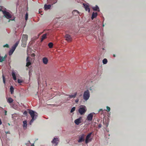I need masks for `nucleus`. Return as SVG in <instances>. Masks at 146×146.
Returning a JSON list of instances; mask_svg holds the SVG:
<instances>
[{
	"instance_id": "23",
	"label": "nucleus",
	"mask_w": 146,
	"mask_h": 146,
	"mask_svg": "<svg viewBox=\"0 0 146 146\" xmlns=\"http://www.w3.org/2000/svg\"><path fill=\"white\" fill-rule=\"evenodd\" d=\"M14 88L12 86H11L10 88V91L11 93L12 94L14 92Z\"/></svg>"
},
{
	"instance_id": "32",
	"label": "nucleus",
	"mask_w": 146,
	"mask_h": 146,
	"mask_svg": "<svg viewBox=\"0 0 146 146\" xmlns=\"http://www.w3.org/2000/svg\"><path fill=\"white\" fill-rule=\"evenodd\" d=\"M28 15L27 13L25 15V20H27L28 19Z\"/></svg>"
},
{
	"instance_id": "35",
	"label": "nucleus",
	"mask_w": 146,
	"mask_h": 146,
	"mask_svg": "<svg viewBox=\"0 0 146 146\" xmlns=\"http://www.w3.org/2000/svg\"><path fill=\"white\" fill-rule=\"evenodd\" d=\"M25 43L23 42V43L22 42V44H21L22 46H23V47H25L26 46V42H25V46H24L25 45Z\"/></svg>"
},
{
	"instance_id": "2",
	"label": "nucleus",
	"mask_w": 146,
	"mask_h": 146,
	"mask_svg": "<svg viewBox=\"0 0 146 146\" xmlns=\"http://www.w3.org/2000/svg\"><path fill=\"white\" fill-rule=\"evenodd\" d=\"M90 96V92L88 90L85 91L83 94V98L85 100H87L89 98Z\"/></svg>"
},
{
	"instance_id": "14",
	"label": "nucleus",
	"mask_w": 146,
	"mask_h": 146,
	"mask_svg": "<svg viewBox=\"0 0 146 146\" xmlns=\"http://www.w3.org/2000/svg\"><path fill=\"white\" fill-rule=\"evenodd\" d=\"M51 6L50 5H47L45 4L44 5V9L45 10L49 9H50Z\"/></svg>"
},
{
	"instance_id": "29",
	"label": "nucleus",
	"mask_w": 146,
	"mask_h": 146,
	"mask_svg": "<svg viewBox=\"0 0 146 146\" xmlns=\"http://www.w3.org/2000/svg\"><path fill=\"white\" fill-rule=\"evenodd\" d=\"M31 59V58L30 57H29L28 56L27 57V59H26V62H31L30 60V59Z\"/></svg>"
},
{
	"instance_id": "45",
	"label": "nucleus",
	"mask_w": 146,
	"mask_h": 146,
	"mask_svg": "<svg viewBox=\"0 0 146 146\" xmlns=\"http://www.w3.org/2000/svg\"><path fill=\"white\" fill-rule=\"evenodd\" d=\"M93 87H91L90 88V90H93Z\"/></svg>"
},
{
	"instance_id": "48",
	"label": "nucleus",
	"mask_w": 146,
	"mask_h": 146,
	"mask_svg": "<svg viewBox=\"0 0 146 146\" xmlns=\"http://www.w3.org/2000/svg\"><path fill=\"white\" fill-rule=\"evenodd\" d=\"M19 43V42H17L15 43H16L18 45Z\"/></svg>"
},
{
	"instance_id": "19",
	"label": "nucleus",
	"mask_w": 146,
	"mask_h": 146,
	"mask_svg": "<svg viewBox=\"0 0 146 146\" xmlns=\"http://www.w3.org/2000/svg\"><path fill=\"white\" fill-rule=\"evenodd\" d=\"M23 127L25 129H26L27 128V122L26 121H23Z\"/></svg>"
},
{
	"instance_id": "50",
	"label": "nucleus",
	"mask_w": 146,
	"mask_h": 146,
	"mask_svg": "<svg viewBox=\"0 0 146 146\" xmlns=\"http://www.w3.org/2000/svg\"><path fill=\"white\" fill-rule=\"evenodd\" d=\"M99 111H103V110L102 109H100L99 110Z\"/></svg>"
},
{
	"instance_id": "43",
	"label": "nucleus",
	"mask_w": 146,
	"mask_h": 146,
	"mask_svg": "<svg viewBox=\"0 0 146 146\" xmlns=\"http://www.w3.org/2000/svg\"><path fill=\"white\" fill-rule=\"evenodd\" d=\"M79 101V100L78 99H76V100H75V102H76V103H77L78 101Z\"/></svg>"
},
{
	"instance_id": "27",
	"label": "nucleus",
	"mask_w": 146,
	"mask_h": 146,
	"mask_svg": "<svg viewBox=\"0 0 146 146\" xmlns=\"http://www.w3.org/2000/svg\"><path fill=\"white\" fill-rule=\"evenodd\" d=\"M108 61L106 59L104 58L103 60V63L104 64H106L107 62Z\"/></svg>"
},
{
	"instance_id": "22",
	"label": "nucleus",
	"mask_w": 146,
	"mask_h": 146,
	"mask_svg": "<svg viewBox=\"0 0 146 146\" xmlns=\"http://www.w3.org/2000/svg\"><path fill=\"white\" fill-rule=\"evenodd\" d=\"M12 75L14 80H17V78L15 73L13 72L12 73Z\"/></svg>"
},
{
	"instance_id": "24",
	"label": "nucleus",
	"mask_w": 146,
	"mask_h": 146,
	"mask_svg": "<svg viewBox=\"0 0 146 146\" xmlns=\"http://www.w3.org/2000/svg\"><path fill=\"white\" fill-rule=\"evenodd\" d=\"M57 1V0H51L50 3L51 4L53 5L56 3Z\"/></svg>"
},
{
	"instance_id": "13",
	"label": "nucleus",
	"mask_w": 146,
	"mask_h": 146,
	"mask_svg": "<svg viewBox=\"0 0 146 146\" xmlns=\"http://www.w3.org/2000/svg\"><path fill=\"white\" fill-rule=\"evenodd\" d=\"M58 139L57 138H54L53 141H52V143L55 144V145H57L58 143Z\"/></svg>"
},
{
	"instance_id": "17",
	"label": "nucleus",
	"mask_w": 146,
	"mask_h": 146,
	"mask_svg": "<svg viewBox=\"0 0 146 146\" xmlns=\"http://www.w3.org/2000/svg\"><path fill=\"white\" fill-rule=\"evenodd\" d=\"M77 94V92H76L74 93V94L69 95V98H74L76 97Z\"/></svg>"
},
{
	"instance_id": "8",
	"label": "nucleus",
	"mask_w": 146,
	"mask_h": 146,
	"mask_svg": "<svg viewBox=\"0 0 146 146\" xmlns=\"http://www.w3.org/2000/svg\"><path fill=\"white\" fill-rule=\"evenodd\" d=\"M93 113H91L89 114L88 116L87 117V119L89 121H91L92 120L93 115Z\"/></svg>"
},
{
	"instance_id": "36",
	"label": "nucleus",
	"mask_w": 146,
	"mask_h": 146,
	"mask_svg": "<svg viewBox=\"0 0 146 146\" xmlns=\"http://www.w3.org/2000/svg\"><path fill=\"white\" fill-rule=\"evenodd\" d=\"M18 82L19 83H21L23 81L19 79H18L17 80Z\"/></svg>"
},
{
	"instance_id": "15",
	"label": "nucleus",
	"mask_w": 146,
	"mask_h": 146,
	"mask_svg": "<svg viewBox=\"0 0 146 146\" xmlns=\"http://www.w3.org/2000/svg\"><path fill=\"white\" fill-rule=\"evenodd\" d=\"M72 13L73 15H77L78 14H79V12L77 10H74L72 12Z\"/></svg>"
},
{
	"instance_id": "40",
	"label": "nucleus",
	"mask_w": 146,
	"mask_h": 146,
	"mask_svg": "<svg viewBox=\"0 0 146 146\" xmlns=\"http://www.w3.org/2000/svg\"><path fill=\"white\" fill-rule=\"evenodd\" d=\"M17 45L15 43V45H14L13 46L14 47L16 48V47H17Z\"/></svg>"
},
{
	"instance_id": "46",
	"label": "nucleus",
	"mask_w": 146,
	"mask_h": 146,
	"mask_svg": "<svg viewBox=\"0 0 146 146\" xmlns=\"http://www.w3.org/2000/svg\"><path fill=\"white\" fill-rule=\"evenodd\" d=\"M1 124H2V121H1V119H0V125H1Z\"/></svg>"
},
{
	"instance_id": "38",
	"label": "nucleus",
	"mask_w": 146,
	"mask_h": 146,
	"mask_svg": "<svg viewBox=\"0 0 146 146\" xmlns=\"http://www.w3.org/2000/svg\"><path fill=\"white\" fill-rule=\"evenodd\" d=\"M9 46V45L7 44H6L5 45L3 46V47H8Z\"/></svg>"
},
{
	"instance_id": "39",
	"label": "nucleus",
	"mask_w": 146,
	"mask_h": 146,
	"mask_svg": "<svg viewBox=\"0 0 146 146\" xmlns=\"http://www.w3.org/2000/svg\"><path fill=\"white\" fill-rule=\"evenodd\" d=\"M102 126V125L101 124H99L98 125V127L99 128H101Z\"/></svg>"
},
{
	"instance_id": "4",
	"label": "nucleus",
	"mask_w": 146,
	"mask_h": 146,
	"mask_svg": "<svg viewBox=\"0 0 146 146\" xmlns=\"http://www.w3.org/2000/svg\"><path fill=\"white\" fill-rule=\"evenodd\" d=\"M1 11L3 12L4 15V16L5 17L7 18V19H9L11 18V15L9 13V12L5 10H1Z\"/></svg>"
},
{
	"instance_id": "7",
	"label": "nucleus",
	"mask_w": 146,
	"mask_h": 146,
	"mask_svg": "<svg viewBox=\"0 0 146 146\" xmlns=\"http://www.w3.org/2000/svg\"><path fill=\"white\" fill-rule=\"evenodd\" d=\"M92 134V133H90L87 135L85 140V142L86 143H87L89 141H91L90 139H89L90 137Z\"/></svg>"
},
{
	"instance_id": "6",
	"label": "nucleus",
	"mask_w": 146,
	"mask_h": 146,
	"mask_svg": "<svg viewBox=\"0 0 146 146\" xmlns=\"http://www.w3.org/2000/svg\"><path fill=\"white\" fill-rule=\"evenodd\" d=\"M65 37L66 40L68 42H70L72 41V39L71 36L68 34H66Z\"/></svg>"
},
{
	"instance_id": "31",
	"label": "nucleus",
	"mask_w": 146,
	"mask_h": 146,
	"mask_svg": "<svg viewBox=\"0 0 146 146\" xmlns=\"http://www.w3.org/2000/svg\"><path fill=\"white\" fill-rule=\"evenodd\" d=\"M3 82L5 84V78L4 75H3Z\"/></svg>"
},
{
	"instance_id": "51",
	"label": "nucleus",
	"mask_w": 146,
	"mask_h": 146,
	"mask_svg": "<svg viewBox=\"0 0 146 146\" xmlns=\"http://www.w3.org/2000/svg\"><path fill=\"white\" fill-rule=\"evenodd\" d=\"M31 146H34V144H33L31 145Z\"/></svg>"
},
{
	"instance_id": "52",
	"label": "nucleus",
	"mask_w": 146,
	"mask_h": 146,
	"mask_svg": "<svg viewBox=\"0 0 146 146\" xmlns=\"http://www.w3.org/2000/svg\"><path fill=\"white\" fill-rule=\"evenodd\" d=\"M113 56H114V57H115V54H114V55H113Z\"/></svg>"
},
{
	"instance_id": "25",
	"label": "nucleus",
	"mask_w": 146,
	"mask_h": 146,
	"mask_svg": "<svg viewBox=\"0 0 146 146\" xmlns=\"http://www.w3.org/2000/svg\"><path fill=\"white\" fill-rule=\"evenodd\" d=\"M5 59L4 57H3L2 56H0V62H2Z\"/></svg>"
},
{
	"instance_id": "49",
	"label": "nucleus",
	"mask_w": 146,
	"mask_h": 146,
	"mask_svg": "<svg viewBox=\"0 0 146 146\" xmlns=\"http://www.w3.org/2000/svg\"><path fill=\"white\" fill-rule=\"evenodd\" d=\"M19 43V42H17L15 43H16L18 45Z\"/></svg>"
},
{
	"instance_id": "20",
	"label": "nucleus",
	"mask_w": 146,
	"mask_h": 146,
	"mask_svg": "<svg viewBox=\"0 0 146 146\" xmlns=\"http://www.w3.org/2000/svg\"><path fill=\"white\" fill-rule=\"evenodd\" d=\"M92 9L94 11H100L99 8L97 5H96L95 7H93Z\"/></svg>"
},
{
	"instance_id": "33",
	"label": "nucleus",
	"mask_w": 146,
	"mask_h": 146,
	"mask_svg": "<svg viewBox=\"0 0 146 146\" xmlns=\"http://www.w3.org/2000/svg\"><path fill=\"white\" fill-rule=\"evenodd\" d=\"M13 52L12 51H11V50H10L9 52V55H11L13 54Z\"/></svg>"
},
{
	"instance_id": "34",
	"label": "nucleus",
	"mask_w": 146,
	"mask_h": 146,
	"mask_svg": "<svg viewBox=\"0 0 146 146\" xmlns=\"http://www.w3.org/2000/svg\"><path fill=\"white\" fill-rule=\"evenodd\" d=\"M16 48L13 47V46L12 47L11 49V51H12L13 52L15 51Z\"/></svg>"
},
{
	"instance_id": "37",
	"label": "nucleus",
	"mask_w": 146,
	"mask_h": 146,
	"mask_svg": "<svg viewBox=\"0 0 146 146\" xmlns=\"http://www.w3.org/2000/svg\"><path fill=\"white\" fill-rule=\"evenodd\" d=\"M106 108H107V111H110V108L109 107L107 106L106 107Z\"/></svg>"
},
{
	"instance_id": "21",
	"label": "nucleus",
	"mask_w": 146,
	"mask_h": 146,
	"mask_svg": "<svg viewBox=\"0 0 146 146\" xmlns=\"http://www.w3.org/2000/svg\"><path fill=\"white\" fill-rule=\"evenodd\" d=\"M46 34H43L42 36L41 40V42H42L43 40L46 38Z\"/></svg>"
},
{
	"instance_id": "54",
	"label": "nucleus",
	"mask_w": 146,
	"mask_h": 146,
	"mask_svg": "<svg viewBox=\"0 0 146 146\" xmlns=\"http://www.w3.org/2000/svg\"><path fill=\"white\" fill-rule=\"evenodd\" d=\"M103 26L104 27V25H103Z\"/></svg>"
},
{
	"instance_id": "16",
	"label": "nucleus",
	"mask_w": 146,
	"mask_h": 146,
	"mask_svg": "<svg viewBox=\"0 0 146 146\" xmlns=\"http://www.w3.org/2000/svg\"><path fill=\"white\" fill-rule=\"evenodd\" d=\"M98 14L97 13H94L93 12L92 14V15L91 17L92 20H93L94 18L96 17L97 15Z\"/></svg>"
},
{
	"instance_id": "18",
	"label": "nucleus",
	"mask_w": 146,
	"mask_h": 146,
	"mask_svg": "<svg viewBox=\"0 0 146 146\" xmlns=\"http://www.w3.org/2000/svg\"><path fill=\"white\" fill-rule=\"evenodd\" d=\"M7 101L9 103H12L13 101V99L11 97L7 99Z\"/></svg>"
},
{
	"instance_id": "44",
	"label": "nucleus",
	"mask_w": 146,
	"mask_h": 146,
	"mask_svg": "<svg viewBox=\"0 0 146 146\" xmlns=\"http://www.w3.org/2000/svg\"><path fill=\"white\" fill-rule=\"evenodd\" d=\"M31 56H35V54H34L33 53V54H31Z\"/></svg>"
},
{
	"instance_id": "9",
	"label": "nucleus",
	"mask_w": 146,
	"mask_h": 146,
	"mask_svg": "<svg viewBox=\"0 0 146 146\" xmlns=\"http://www.w3.org/2000/svg\"><path fill=\"white\" fill-rule=\"evenodd\" d=\"M81 120L82 118L80 117L75 120L74 121V122L76 124L78 125L80 123H81Z\"/></svg>"
},
{
	"instance_id": "12",
	"label": "nucleus",
	"mask_w": 146,
	"mask_h": 146,
	"mask_svg": "<svg viewBox=\"0 0 146 146\" xmlns=\"http://www.w3.org/2000/svg\"><path fill=\"white\" fill-rule=\"evenodd\" d=\"M48 59L46 57H44L42 58V62L44 64H47L48 62Z\"/></svg>"
},
{
	"instance_id": "10",
	"label": "nucleus",
	"mask_w": 146,
	"mask_h": 146,
	"mask_svg": "<svg viewBox=\"0 0 146 146\" xmlns=\"http://www.w3.org/2000/svg\"><path fill=\"white\" fill-rule=\"evenodd\" d=\"M84 7L86 11H88V12H90V9L88 5L86 4H83Z\"/></svg>"
},
{
	"instance_id": "5",
	"label": "nucleus",
	"mask_w": 146,
	"mask_h": 146,
	"mask_svg": "<svg viewBox=\"0 0 146 146\" xmlns=\"http://www.w3.org/2000/svg\"><path fill=\"white\" fill-rule=\"evenodd\" d=\"M28 36L27 35H23L21 41L23 43V42L25 43V42H26L27 40ZM25 46V45H24Z\"/></svg>"
},
{
	"instance_id": "41",
	"label": "nucleus",
	"mask_w": 146,
	"mask_h": 146,
	"mask_svg": "<svg viewBox=\"0 0 146 146\" xmlns=\"http://www.w3.org/2000/svg\"><path fill=\"white\" fill-rule=\"evenodd\" d=\"M5 133H6V134H10V131H8L7 132H5Z\"/></svg>"
},
{
	"instance_id": "47",
	"label": "nucleus",
	"mask_w": 146,
	"mask_h": 146,
	"mask_svg": "<svg viewBox=\"0 0 146 146\" xmlns=\"http://www.w3.org/2000/svg\"><path fill=\"white\" fill-rule=\"evenodd\" d=\"M7 111L6 110L5 111V115H7Z\"/></svg>"
},
{
	"instance_id": "53",
	"label": "nucleus",
	"mask_w": 146,
	"mask_h": 146,
	"mask_svg": "<svg viewBox=\"0 0 146 146\" xmlns=\"http://www.w3.org/2000/svg\"><path fill=\"white\" fill-rule=\"evenodd\" d=\"M10 21V20H9V21H8V22H9Z\"/></svg>"
},
{
	"instance_id": "1",
	"label": "nucleus",
	"mask_w": 146,
	"mask_h": 146,
	"mask_svg": "<svg viewBox=\"0 0 146 146\" xmlns=\"http://www.w3.org/2000/svg\"><path fill=\"white\" fill-rule=\"evenodd\" d=\"M29 113L32 118L29 122L30 124L31 125L33 121L36 119L37 116V115L36 114L37 113H36V114H35L34 111L31 110H29Z\"/></svg>"
},
{
	"instance_id": "11",
	"label": "nucleus",
	"mask_w": 146,
	"mask_h": 146,
	"mask_svg": "<svg viewBox=\"0 0 146 146\" xmlns=\"http://www.w3.org/2000/svg\"><path fill=\"white\" fill-rule=\"evenodd\" d=\"M84 140V135H82L81 137H79V139L78 140V142H81Z\"/></svg>"
},
{
	"instance_id": "42",
	"label": "nucleus",
	"mask_w": 146,
	"mask_h": 146,
	"mask_svg": "<svg viewBox=\"0 0 146 146\" xmlns=\"http://www.w3.org/2000/svg\"><path fill=\"white\" fill-rule=\"evenodd\" d=\"M27 111H24V114H27Z\"/></svg>"
},
{
	"instance_id": "55",
	"label": "nucleus",
	"mask_w": 146,
	"mask_h": 146,
	"mask_svg": "<svg viewBox=\"0 0 146 146\" xmlns=\"http://www.w3.org/2000/svg\"><path fill=\"white\" fill-rule=\"evenodd\" d=\"M8 125H10V124L9 123L8 124Z\"/></svg>"
},
{
	"instance_id": "28",
	"label": "nucleus",
	"mask_w": 146,
	"mask_h": 146,
	"mask_svg": "<svg viewBox=\"0 0 146 146\" xmlns=\"http://www.w3.org/2000/svg\"><path fill=\"white\" fill-rule=\"evenodd\" d=\"M31 62H27L26 66L29 67V66L31 65Z\"/></svg>"
},
{
	"instance_id": "30",
	"label": "nucleus",
	"mask_w": 146,
	"mask_h": 146,
	"mask_svg": "<svg viewBox=\"0 0 146 146\" xmlns=\"http://www.w3.org/2000/svg\"><path fill=\"white\" fill-rule=\"evenodd\" d=\"M75 107H73L71 109V111H70V112L71 113H72L73 112H74L75 110Z\"/></svg>"
},
{
	"instance_id": "26",
	"label": "nucleus",
	"mask_w": 146,
	"mask_h": 146,
	"mask_svg": "<svg viewBox=\"0 0 146 146\" xmlns=\"http://www.w3.org/2000/svg\"><path fill=\"white\" fill-rule=\"evenodd\" d=\"M53 46V44L52 42H50L48 44V46L49 47L51 48Z\"/></svg>"
},
{
	"instance_id": "3",
	"label": "nucleus",
	"mask_w": 146,
	"mask_h": 146,
	"mask_svg": "<svg viewBox=\"0 0 146 146\" xmlns=\"http://www.w3.org/2000/svg\"><path fill=\"white\" fill-rule=\"evenodd\" d=\"M86 111V108L85 106H82V107H80L78 110L79 112L81 115L84 114Z\"/></svg>"
}]
</instances>
